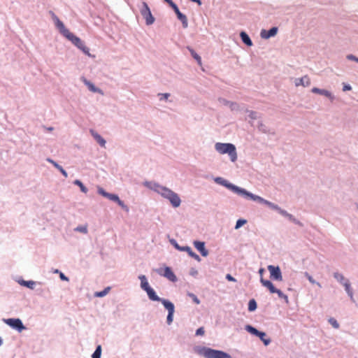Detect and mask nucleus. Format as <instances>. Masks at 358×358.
<instances>
[{
	"mask_svg": "<svg viewBox=\"0 0 358 358\" xmlns=\"http://www.w3.org/2000/svg\"><path fill=\"white\" fill-rule=\"evenodd\" d=\"M170 96L171 94L169 93H158L157 94L159 101H168Z\"/></svg>",
	"mask_w": 358,
	"mask_h": 358,
	"instance_id": "44",
	"label": "nucleus"
},
{
	"mask_svg": "<svg viewBox=\"0 0 358 358\" xmlns=\"http://www.w3.org/2000/svg\"><path fill=\"white\" fill-rule=\"evenodd\" d=\"M226 279L228 280L229 281H231V282H236V280L230 274H227L226 275Z\"/></svg>",
	"mask_w": 358,
	"mask_h": 358,
	"instance_id": "54",
	"label": "nucleus"
},
{
	"mask_svg": "<svg viewBox=\"0 0 358 358\" xmlns=\"http://www.w3.org/2000/svg\"><path fill=\"white\" fill-rule=\"evenodd\" d=\"M257 308V304L254 299H252L248 302V310L250 312L255 311Z\"/></svg>",
	"mask_w": 358,
	"mask_h": 358,
	"instance_id": "35",
	"label": "nucleus"
},
{
	"mask_svg": "<svg viewBox=\"0 0 358 358\" xmlns=\"http://www.w3.org/2000/svg\"><path fill=\"white\" fill-rule=\"evenodd\" d=\"M62 36L71 41L72 44H73L80 50H81L85 55L90 57H95V55L90 54V49L85 45V42L82 41L79 37L71 33L69 29L66 31L62 34Z\"/></svg>",
	"mask_w": 358,
	"mask_h": 358,
	"instance_id": "2",
	"label": "nucleus"
},
{
	"mask_svg": "<svg viewBox=\"0 0 358 358\" xmlns=\"http://www.w3.org/2000/svg\"><path fill=\"white\" fill-rule=\"evenodd\" d=\"M45 130H47L48 131H52L54 128L52 127H45Z\"/></svg>",
	"mask_w": 358,
	"mask_h": 358,
	"instance_id": "59",
	"label": "nucleus"
},
{
	"mask_svg": "<svg viewBox=\"0 0 358 358\" xmlns=\"http://www.w3.org/2000/svg\"><path fill=\"white\" fill-rule=\"evenodd\" d=\"M328 322L334 329H338L340 327L339 323L334 317H330Z\"/></svg>",
	"mask_w": 358,
	"mask_h": 358,
	"instance_id": "43",
	"label": "nucleus"
},
{
	"mask_svg": "<svg viewBox=\"0 0 358 358\" xmlns=\"http://www.w3.org/2000/svg\"><path fill=\"white\" fill-rule=\"evenodd\" d=\"M138 279L141 280V288L143 290H147L150 287L145 275H140Z\"/></svg>",
	"mask_w": 358,
	"mask_h": 358,
	"instance_id": "30",
	"label": "nucleus"
},
{
	"mask_svg": "<svg viewBox=\"0 0 358 358\" xmlns=\"http://www.w3.org/2000/svg\"><path fill=\"white\" fill-rule=\"evenodd\" d=\"M273 293L277 294L278 297L280 299H284L287 303H289L288 296L286 294H285L281 290L275 288V291H273Z\"/></svg>",
	"mask_w": 358,
	"mask_h": 358,
	"instance_id": "34",
	"label": "nucleus"
},
{
	"mask_svg": "<svg viewBox=\"0 0 358 358\" xmlns=\"http://www.w3.org/2000/svg\"><path fill=\"white\" fill-rule=\"evenodd\" d=\"M163 306L168 310V315L166 317V322L169 325H170L173 322V314L175 312L174 304L171 301L168 300V301H163Z\"/></svg>",
	"mask_w": 358,
	"mask_h": 358,
	"instance_id": "12",
	"label": "nucleus"
},
{
	"mask_svg": "<svg viewBox=\"0 0 358 358\" xmlns=\"http://www.w3.org/2000/svg\"><path fill=\"white\" fill-rule=\"evenodd\" d=\"M17 282L20 285L26 287L30 289H34L35 287V285L37 283L41 284V282H36L34 280H24L23 279L19 280Z\"/></svg>",
	"mask_w": 358,
	"mask_h": 358,
	"instance_id": "24",
	"label": "nucleus"
},
{
	"mask_svg": "<svg viewBox=\"0 0 358 358\" xmlns=\"http://www.w3.org/2000/svg\"><path fill=\"white\" fill-rule=\"evenodd\" d=\"M346 58L348 59V60H350V61H354V62H356L358 63V57H356L355 55H352V54H350V55H348L346 56Z\"/></svg>",
	"mask_w": 358,
	"mask_h": 358,
	"instance_id": "49",
	"label": "nucleus"
},
{
	"mask_svg": "<svg viewBox=\"0 0 358 358\" xmlns=\"http://www.w3.org/2000/svg\"><path fill=\"white\" fill-rule=\"evenodd\" d=\"M214 181L216 183L227 187V189H230L235 194H236L243 198H245V196L248 192V191L245 189L240 187L238 186H236V185L229 182L227 180L224 179L223 178L217 177L214 179Z\"/></svg>",
	"mask_w": 358,
	"mask_h": 358,
	"instance_id": "5",
	"label": "nucleus"
},
{
	"mask_svg": "<svg viewBox=\"0 0 358 358\" xmlns=\"http://www.w3.org/2000/svg\"><path fill=\"white\" fill-rule=\"evenodd\" d=\"M264 271V268H261L259 271V273L260 275H262L263 272Z\"/></svg>",
	"mask_w": 358,
	"mask_h": 358,
	"instance_id": "60",
	"label": "nucleus"
},
{
	"mask_svg": "<svg viewBox=\"0 0 358 358\" xmlns=\"http://www.w3.org/2000/svg\"><path fill=\"white\" fill-rule=\"evenodd\" d=\"M59 272H60V271H59L58 269H56V270L54 271V273H59Z\"/></svg>",
	"mask_w": 358,
	"mask_h": 358,
	"instance_id": "61",
	"label": "nucleus"
},
{
	"mask_svg": "<svg viewBox=\"0 0 358 358\" xmlns=\"http://www.w3.org/2000/svg\"><path fill=\"white\" fill-rule=\"evenodd\" d=\"M192 2L197 3L199 5H201V0H190Z\"/></svg>",
	"mask_w": 358,
	"mask_h": 358,
	"instance_id": "58",
	"label": "nucleus"
},
{
	"mask_svg": "<svg viewBox=\"0 0 358 358\" xmlns=\"http://www.w3.org/2000/svg\"><path fill=\"white\" fill-rule=\"evenodd\" d=\"M294 85L296 87H308L310 85V79L308 76H304L299 78H295Z\"/></svg>",
	"mask_w": 358,
	"mask_h": 358,
	"instance_id": "21",
	"label": "nucleus"
},
{
	"mask_svg": "<svg viewBox=\"0 0 358 358\" xmlns=\"http://www.w3.org/2000/svg\"><path fill=\"white\" fill-rule=\"evenodd\" d=\"M305 276L307 278V279L308 280V281L311 283V284H315L317 285L320 288L322 287V285L319 282H317L315 281L313 278L307 272L305 273Z\"/></svg>",
	"mask_w": 358,
	"mask_h": 358,
	"instance_id": "40",
	"label": "nucleus"
},
{
	"mask_svg": "<svg viewBox=\"0 0 358 358\" xmlns=\"http://www.w3.org/2000/svg\"><path fill=\"white\" fill-rule=\"evenodd\" d=\"M357 210H358V206H357Z\"/></svg>",
	"mask_w": 358,
	"mask_h": 358,
	"instance_id": "62",
	"label": "nucleus"
},
{
	"mask_svg": "<svg viewBox=\"0 0 358 358\" xmlns=\"http://www.w3.org/2000/svg\"><path fill=\"white\" fill-rule=\"evenodd\" d=\"M101 346L99 345L94 352H93L92 357V358H101Z\"/></svg>",
	"mask_w": 358,
	"mask_h": 358,
	"instance_id": "39",
	"label": "nucleus"
},
{
	"mask_svg": "<svg viewBox=\"0 0 358 358\" xmlns=\"http://www.w3.org/2000/svg\"><path fill=\"white\" fill-rule=\"evenodd\" d=\"M343 286L344 287L345 290L347 294L348 295V296L350 297L351 301L355 302L353 289L351 287V283H350V280L345 282L343 285Z\"/></svg>",
	"mask_w": 358,
	"mask_h": 358,
	"instance_id": "25",
	"label": "nucleus"
},
{
	"mask_svg": "<svg viewBox=\"0 0 358 358\" xmlns=\"http://www.w3.org/2000/svg\"><path fill=\"white\" fill-rule=\"evenodd\" d=\"M170 7H171V8L174 10L177 15V18L182 22V27L184 28H187L188 27V20L186 15L180 11L178 6L175 3L171 4Z\"/></svg>",
	"mask_w": 358,
	"mask_h": 358,
	"instance_id": "14",
	"label": "nucleus"
},
{
	"mask_svg": "<svg viewBox=\"0 0 358 358\" xmlns=\"http://www.w3.org/2000/svg\"><path fill=\"white\" fill-rule=\"evenodd\" d=\"M73 184L76 185H78L80 188V191L83 193H87L88 189L87 188L83 185V183L80 180H75L73 181Z\"/></svg>",
	"mask_w": 358,
	"mask_h": 358,
	"instance_id": "36",
	"label": "nucleus"
},
{
	"mask_svg": "<svg viewBox=\"0 0 358 358\" xmlns=\"http://www.w3.org/2000/svg\"><path fill=\"white\" fill-rule=\"evenodd\" d=\"M59 278L63 281H69V278L66 276L62 272H59Z\"/></svg>",
	"mask_w": 358,
	"mask_h": 358,
	"instance_id": "53",
	"label": "nucleus"
},
{
	"mask_svg": "<svg viewBox=\"0 0 358 358\" xmlns=\"http://www.w3.org/2000/svg\"><path fill=\"white\" fill-rule=\"evenodd\" d=\"M245 112L248 113V116L251 120H257L260 117L259 113L254 110H250L247 108L245 109Z\"/></svg>",
	"mask_w": 358,
	"mask_h": 358,
	"instance_id": "33",
	"label": "nucleus"
},
{
	"mask_svg": "<svg viewBox=\"0 0 358 358\" xmlns=\"http://www.w3.org/2000/svg\"><path fill=\"white\" fill-rule=\"evenodd\" d=\"M260 282L263 286L267 287L269 289L271 293H273V291H275V287L270 280H265L262 277L260 278Z\"/></svg>",
	"mask_w": 358,
	"mask_h": 358,
	"instance_id": "29",
	"label": "nucleus"
},
{
	"mask_svg": "<svg viewBox=\"0 0 358 358\" xmlns=\"http://www.w3.org/2000/svg\"><path fill=\"white\" fill-rule=\"evenodd\" d=\"M90 132L94 140L99 144V145L102 148H105L106 143V140L94 129H90Z\"/></svg>",
	"mask_w": 358,
	"mask_h": 358,
	"instance_id": "23",
	"label": "nucleus"
},
{
	"mask_svg": "<svg viewBox=\"0 0 358 358\" xmlns=\"http://www.w3.org/2000/svg\"><path fill=\"white\" fill-rule=\"evenodd\" d=\"M343 91L346 92L352 90V87L350 86V85L346 83H343Z\"/></svg>",
	"mask_w": 358,
	"mask_h": 358,
	"instance_id": "52",
	"label": "nucleus"
},
{
	"mask_svg": "<svg viewBox=\"0 0 358 358\" xmlns=\"http://www.w3.org/2000/svg\"><path fill=\"white\" fill-rule=\"evenodd\" d=\"M47 161H48V162L51 163L53 166H54V164H55V163H57L55 161L52 160V159H50V158H48V159H47Z\"/></svg>",
	"mask_w": 358,
	"mask_h": 358,
	"instance_id": "56",
	"label": "nucleus"
},
{
	"mask_svg": "<svg viewBox=\"0 0 358 358\" xmlns=\"http://www.w3.org/2000/svg\"><path fill=\"white\" fill-rule=\"evenodd\" d=\"M311 92L314 94H318L324 96L329 98L331 101H333L335 99L334 95H333V94L330 91L327 90L313 87L312 88Z\"/></svg>",
	"mask_w": 358,
	"mask_h": 358,
	"instance_id": "18",
	"label": "nucleus"
},
{
	"mask_svg": "<svg viewBox=\"0 0 358 358\" xmlns=\"http://www.w3.org/2000/svg\"><path fill=\"white\" fill-rule=\"evenodd\" d=\"M192 299V301L196 303V304H199L200 303V300L199 299V298L193 293H188L187 294Z\"/></svg>",
	"mask_w": 358,
	"mask_h": 358,
	"instance_id": "48",
	"label": "nucleus"
},
{
	"mask_svg": "<svg viewBox=\"0 0 358 358\" xmlns=\"http://www.w3.org/2000/svg\"><path fill=\"white\" fill-rule=\"evenodd\" d=\"M139 10L141 15L145 20L146 25H152L155 22V19L153 17L148 3L145 1H143L141 6L139 8Z\"/></svg>",
	"mask_w": 358,
	"mask_h": 358,
	"instance_id": "8",
	"label": "nucleus"
},
{
	"mask_svg": "<svg viewBox=\"0 0 358 358\" xmlns=\"http://www.w3.org/2000/svg\"><path fill=\"white\" fill-rule=\"evenodd\" d=\"M158 275L166 278L170 281L175 282L177 281V277L169 266H165L164 268H159L154 270Z\"/></svg>",
	"mask_w": 358,
	"mask_h": 358,
	"instance_id": "10",
	"label": "nucleus"
},
{
	"mask_svg": "<svg viewBox=\"0 0 358 358\" xmlns=\"http://www.w3.org/2000/svg\"><path fill=\"white\" fill-rule=\"evenodd\" d=\"M110 289V287H107L103 290H102L101 292H95L94 296H96V297H100V298L101 297H103V296H105L108 293Z\"/></svg>",
	"mask_w": 358,
	"mask_h": 358,
	"instance_id": "38",
	"label": "nucleus"
},
{
	"mask_svg": "<svg viewBox=\"0 0 358 358\" xmlns=\"http://www.w3.org/2000/svg\"><path fill=\"white\" fill-rule=\"evenodd\" d=\"M49 13L55 23V27L59 30V33L62 35L66 31L68 30V29L66 28L64 23L59 19V17L53 11L50 10Z\"/></svg>",
	"mask_w": 358,
	"mask_h": 358,
	"instance_id": "15",
	"label": "nucleus"
},
{
	"mask_svg": "<svg viewBox=\"0 0 358 358\" xmlns=\"http://www.w3.org/2000/svg\"><path fill=\"white\" fill-rule=\"evenodd\" d=\"M278 29L277 27H273L269 30L262 29L260 36L262 38L268 39L271 37L275 36L278 33Z\"/></svg>",
	"mask_w": 358,
	"mask_h": 358,
	"instance_id": "16",
	"label": "nucleus"
},
{
	"mask_svg": "<svg viewBox=\"0 0 358 358\" xmlns=\"http://www.w3.org/2000/svg\"><path fill=\"white\" fill-rule=\"evenodd\" d=\"M257 129L260 132H262L263 134H275L273 131L271 132V129L266 124H264L262 121L258 122Z\"/></svg>",
	"mask_w": 358,
	"mask_h": 358,
	"instance_id": "27",
	"label": "nucleus"
},
{
	"mask_svg": "<svg viewBox=\"0 0 358 358\" xmlns=\"http://www.w3.org/2000/svg\"><path fill=\"white\" fill-rule=\"evenodd\" d=\"M189 273L192 276H196L198 274V271L195 268H192Z\"/></svg>",
	"mask_w": 358,
	"mask_h": 358,
	"instance_id": "55",
	"label": "nucleus"
},
{
	"mask_svg": "<svg viewBox=\"0 0 358 358\" xmlns=\"http://www.w3.org/2000/svg\"><path fill=\"white\" fill-rule=\"evenodd\" d=\"M54 166L60 171V173L65 177H68L67 172L63 169L62 166H60L58 163H55Z\"/></svg>",
	"mask_w": 358,
	"mask_h": 358,
	"instance_id": "42",
	"label": "nucleus"
},
{
	"mask_svg": "<svg viewBox=\"0 0 358 358\" xmlns=\"http://www.w3.org/2000/svg\"><path fill=\"white\" fill-rule=\"evenodd\" d=\"M97 192L101 194V196L107 198L108 199L113 201L114 202H117L120 199L118 195L115 194H111L106 192L102 187H97Z\"/></svg>",
	"mask_w": 358,
	"mask_h": 358,
	"instance_id": "17",
	"label": "nucleus"
},
{
	"mask_svg": "<svg viewBox=\"0 0 358 358\" xmlns=\"http://www.w3.org/2000/svg\"><path fill=\"white\" fill-rule=\"evenodd\" d=\"M231 111H245V105H240L236 102L231 101L230 103V106L229 107Z\"/></svg>",
	"mask_w": 358,
	"mask_h": 358,
	"instance_id": "31",
	"label": "nucleus"
},
{
	"mask_svg": "<svg viewBox=\"0 0 358 358\" xmlns=\"http://www.w3.org/2000/svg\"><path fill=\"white\" fill-rule=\"evenodd\" d=\"M247 222V220L245 219H239L236 221V225H235V229H238L242 226H243Z\"/></svg>",
	"mask_w": 358,
	"mask_h": 358,
	"instance_id": "45",
	"label": "nucleus"
},
{
	"mask_svg": "<svg viewBox=\"0 0 358 358\" xmlns=\"http://www.w3.org/2000/svg\"><path fill=\"white\" fill-rule=\"evenodd\" d=\"M334 278L339 282L341 285H343L345 282L349 280V279L346 278L343 273L339 272H334L333 273Z\"/></svg>",
	"mask_w": 358,
	"mask_h": 358,
	"instance_id": "28",
	"label": "nucleus"
},
{
	"mask_svg": "<svg viewBox=\"0 0 358 358\" xmlns=\"http://www.w3.org/2000/svg\"><path fill=\"white\" fill-rule=\"evenodd\" d=\"M170 243L178 250L182 251V252H187L191 257L194 258L197 262H201V259L200 257L197 254H196L194 252H193V250H192V248L189 246H188V245L180 246L178 245V243H177V241L175 239H171Z\"/></svg>",
	"mask_w": 358,
	"mask_h": 358,
	"instance_id": "9",
	"label": "nucleus"
},
{
	"mask_svg": "<svg viewBox=\"0 0 358 358\" xmlns=\"http://www.w3.org/2000/svg\"><path fill=\"white\" fill-rule=\"evenodd\" d=\"M194 246L201 253L203 257H207L209 254L208 250L205 248V243L203 241H195L193 243Z\"/></svg>",
	"mask_w": 358,
	"mask_h": 358,
	"instance_id": "20",
	"label": "nucleus"
},
{
	"mask_svg": "<svg viewBox=\"0 0 358 358\" xmlns=\"http://www.w3.org/2000/svg\"><path fill=\"white\" fill-rule=\"evenodd\" d=\"M143 185L169 200L173 208L180 206L181 199L179 195L171 189L153 181H145Z\"/></svg>",
	"mask_w": 358,
	"mask_h": 358,
	"instance_id": "1",
	"label": "nucleus"
},
{
	"mask_svg": "<svg viewBox=\"0 0 358 358\" xmlns=\"http://www.w3.org/2000/svg\"><path fill=\"white\" fill-rule=\"evenodd\" d=\"M245 329L250 334L259 338V339L263 342L265 346H268L271 343V339L267 336L265 332L259 331L252 325H245Z\"/></svg>",
	"mask_w": 358,
	"mask_h": 358,
	"instance_id": "6",
	"label": "nucleus"
},
{
	"mask_svg": "<svg viewBox=\"0 0 358 358\" xmlns=\"http://www.w3.org/2000/svg\"><path fill=\"white\" fill-rule=\"evenodd\" d=\"M218 101L220 104L229 107L231 101L227 100L224 98L220 97Z\"/></svg>",
	"mask_w": 358,
	"mask_h": 358,
	"instance_id": "46",
	"label": "nucleus"
},
{
	"mask_svg": "<svg viewBox=\"0 0 358 358\" xmlns=\"http://www.w3.org/2000/svg\"><path fill=\"white\" fill-rule=\"evenodd\" d=\"M245 199H250L255 201H257L260 203L264 204L267 206L268 208H270L272 210H276L278 212V210H280V206L274 203H272L268 200L264 199V198L254 194L248 191Z\"/></svg>",
	"mask_w": 358,
	"mask_h": 358,
	"instance_id": "7",
	"label": "nucleus"
},
{
	"mask_svg": "<svg viewBox=\"0 0 358 358\" xmlns=\"http://www.w3.org/2000/svg\"><path fill=\"white\" fill-rule=\"evenodd\" d=\"M268 270L270 272V278L274 280L282 281V276L280 268L278 266H268Z\"/></svg>",
	"mask_w": 358,
	"mask_h": 358,
	"instance_id": "13",
	"label": "nucleus"
},
{
	"mask_svg": "<svg viewBox=\"0 0 358 358\" xmlns=\"http://www.w3.org/2000/svg\"><path fill=\"white\" fill-rule=\"evenodd\" d=\"M3 321L7 325L17 330L18 332H21L26 329L22 320L19 318L4 319Z\"/></svg>",
	"mask_w": 358,
	"mask_h": 358,
	"instance_id": "11",
	"label": "nucleus"
},
{
	"mask_svg": "<svg viewBox=\"0 0 358 358\" xmlns=\"http://www.w3.org/2000/svg\"><path fill=\"white\" fill-rule=\"evenodd\" d=\"M198 353L205 358H232V357L222 350H214L207 347H202L198 350Z\"/></svg>",
	"mask_w": 358,
	"mask_h": 358,
	"instance_id": "4",
	"label": "nucleus"
},
{
	"mask_svg": "<svg viewBox=\"0 0 358 358\" xmlns=\"http://www.w3.org/2000/svg\"><path fill=\"white\" fill-rule=\"evenodd\" d=\"M286 218H287L289 221L292 222L293 223H294L296 225H299L300 227H303V224L301 222H300L299 220L296 219L292 214L289 213L287 215V217H285Z\"/></svg>",
	"mask_w": 358,
	"mask_h": 358,
	"instance_id": "37",
	"label": "nucleus"
},
{
	"mask_svg": "<svg viewBox=\"0 0 358 358\" xmlns=\"http://www.w3.org/2000/svg\"><path fill=\"white\" fill-rule=\"evenodd\" d=\"M278 213L285 217H287V215L289 214V213L287 211L282 209L280 207V210H278Z\"/></svg>",
	"mask_w": 358,
	"mask_h": 358,
	"instance_id": "51",
	"label": "nucleus"
},
{
	"mask_svg": "<svg viewBox=\"0 0 358 358\" xmlns=\"http://www.w3.org/2000/svg\"><path fill=\"white\" fill-rule=\"evenodd\" d=\"M165 2H166L169 6H171V4H173L174 2L172 0H164Z\"/></svg>",
	"mask_w": 358,
	"mask_h": 358,
	"instance_id": "57",
	"label": "nucleus"
},
{
	"mask_svg": "<svg viewBox=\"0 0 358 358\" xmlns=\"http://www.w3.org/2000/svg\"><path fill=\"white\" fill-rule=\"evenodd\" d=\"M204 333H205L204 328L203 327H199L196 331V336H203V335H204Z\"/></svg>",
	"mask_w": 358,
	"mask_h": 358,
	"instance_id": "50",
	"label": "nucleus"
},
{
	"mask_svg": "<svg viewBox=\"0 0 358 358\" xmlns=\"http://www.w3.org/2000/svg\"><path fill=\"white\" fill-rule=\"evenodd\" d=\"M75 231L80 232L83 234L87 233V227L86 225H79L74 229Z\"/></svg>",
	"mask_w": 358,
	"mask_h": 358,
	"instance_id": "41",
	"label": "nucleus"
},
{
	"mask_svg": "<svg viewBox=\"0 0 358 358\" xmlns=\"http://www.w3.org/2000/svg\"><path fill=\"white\" fill-rule=\"evenodd\" d=\"M117 203L126 212L128 213L129 211V207L122 200L119 199Z\"/></svg>",
	"mask_w": 358,
	"mask_h": 358,
	"instance_id": "47",
	"label": "nucleus"
},
{
	"mask_svg": "<svg viewBox=\"0 0 358 358\" xmlns=\"http://www.w3.org/2000/svg\"><path fill=\"white\" fill-rule=\"evenodd\" d=\"M215 150L220 154H228L231 162L237 160V152L236 146L229 143H216L215 144Z\"/></svg>",
	"mask_w": 358,
	"mask_h": 358,
	"instance_id": "3",
	"label": "nucleus"
},
{
	"mask_svg": "<svg viewBox=\"0 0 358 358\" xmlns=\"http://www.w3.org/2000/svg\"><path fill=\"white\" fill-rule=\"evenodd\" d=\"M145 291L146 292L149 299L151 300V301H159L162 304H163V301H168V299H162V298L159 297L157 295L155 291L151 287H150L148 289H147V290H145Z\"/></svg>",
	"mask_w": 358,
	"mask_h": 358,
	"instance_id": "19",
	"label": "nucleus"
},
{
	"mask_svg": "<svg viewBox=\"0 0 358 358\" xmlns=\"http://www.w3.org/2000/svg\"><path fill=\"white\" fill-rule=\"evenodd\" d=\"M192 57L197 62L198 64L201 65V57L189 46L187 47Z\"/></svg>",
	"mask_w": 358,
	"mask_h": 358,
	"instance_id": "32",
	"label": "nucleus"
},
{
	"mask_svg": "<svg viewBox=\"0 0 358 358\" xmlns=\"http://www.w3.org/2000/svg\"><path fill=\"white\" fill-rule=\"evenodd\" d=\"M240 37L241 38L242 42L248 46H252V41L250 39L248 34L245 31H241L240 33Z\"/></svg>",
	"mask_w": 358,
	"mask_h": 358,
	"instance_id": "26",
	"label": "nucleus"
},
{
	"mask_svg": "<svg viewBox=\"0 0 358 358\" xmlns=\"http://www.w3.org/2000/svg\"><path fill=\"white\" fill-rule=\"evenodd\" d=\"M82 80L84 83V84L88 87L90 91L103 94V91L100 88L96 87L92 82L89 81L85 78L83 77Z\"/></svg>",
	"mask_w": 358,
	"mask_h": 358,
	"instance_id": "22",
	"label": "nucleus"
}]
</instances>
